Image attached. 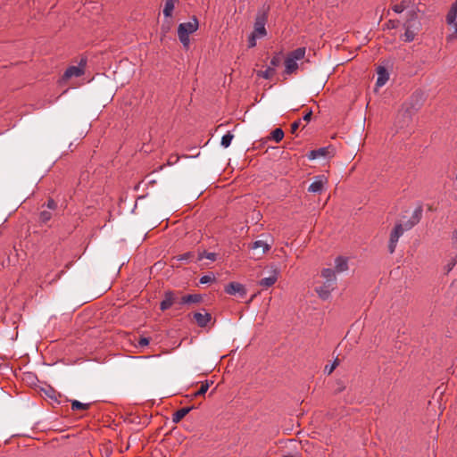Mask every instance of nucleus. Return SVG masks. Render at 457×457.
Wrapping results in <instances>:
<instances>
[{
  "instance_id": "2",
  "label": "nucleus",
  "mask_w": 457,
  "mask_h": 457,
  "mask_svg": "<svg viewBox=\"0 0 457 457\" xmlns=\"http://www.w3.org/2000/svg\"><path fill=\"white\" fill-rule=\"evenodd\" d=\"M321 276L325 281L322 285L316 287V292L321 299L326 300L330 296V293L336 288L337 278L335 270L330 268L324 269L321 271Z\"/></svg>"
},
{
  "instance_id": "11",
  "label": "nucleus",
  "mask_w": 457,
  "mask_h": 457,
  "mask_svg": "<svg viewBox=\"0 0 457 457\" xmlns=\"http://www.w3.org/2000/svg\"><path fill=\"white\" fill-rule=\"evenodd\" d=\"M225 292L228 295H237L238 294L241 297L245 295V289L244 286L237 282H231L225 287Z\"/></svg>"
},
{
  "instance_id": "36",
  "label": "nucleus",
  "mask_w": 457,
  "mask_h": 457,
  "mask_svg": "<svg viewBox=\"0 0 457 457\" xmlns=\"http://www.w3.org/2000/svg\"><path fill=\"white\" fill-rule=\"evenodd\" d=\"M404 5L403 4H395L393 6V11L396 13H401L403 12L404 10Z\"/></svg>"
},
{
  "instance_id": "16",
  "label": "nucleus",
  "mask_w": 457,
  "mask_h": 457,
  "mask_svg": "<svg viewBox=\"0 0 457 457\" xmlns=\"http://www.w3.org/2000/svg\"><path fill=\"white\" fill-rule=\"evenodd\" d=\"M194 319L195 320V322L197 323V325L199 327H205L208 322L211 320L212 319V316L210 313L208 312H204V313H202V312H195L194 313Z\"/></svg>"
},
{
  "instance_id": "17",
  "label": "nucleus",
  "mask_w": 457,
  "mask_h": 457,
  "mask_svg": "<svg viewBox=\"0 0 457 457\" xmlns=\"http://www.w3.org/2000/svg\"><path fill=\"white\" fill-rule=\"evenodd\" d=\"M175 303V296L171 292H166L163 300L160 303L162 311L168 310Z\"/></svg>"
},
{
  "instance_id": "32",
  "label": "nucleus",
  "mask_w": 457,
  "mask_h": 457,
  "mask_svg": "<svg viewBox=\"0 0 457 457\" xmlns=\"http://www.w3.org/2000/svg\"><path fill=\"white\" fill-rule=\"evenodd\" d=\"M233 138H234V135L231 132L228 131L226 134H224L221 137L220 143H231Z\"/></svg>"
},
{
  "instance_id": "33",
  "label": "nucleus",
  "mask_w": 457,
  "mask_h": 457,
  "mask_svg": "<svg viewBox=\"0 0 457 457\" xmlns=\"http://www.w3.org/2000/svg\"><path fill=\"white\" fill-rule=\"evenodd\" d=\"M214 280V277L212 275H204L200 278L201 284H207Z\"/></svg>"
},
{
  "instance_id": "8",
  "label": "nucleus",
  "mask_w": 457,
  "mask_h": 457,
  "mask_svg": "<svg viewBox=\"0 0 457 457\" xmlns=\"http://www.w3.org/2000/svg\"><path fill=\"white\" fill-rule=\"evenodd\" d=\"M269 272L270 275L268 277H265L259 281V286L262 289H267L272 287L278 280V270L276 267L272 268Z\"/></svg>"
},
{
  "instance_id": "12",
  "label": "nucleus",
  "mask_w": 457,
  "mask_h": 457,
  "mask_svg": "<svg viewBox=\"0 0 457 457\" xmlns=\"http://www.w3.org/2000/svg\"><path fill=\"white\" fill-rule=\"evenodd\" d=\"M270 245L267 241L262 239L254 241L251 246L252 250L258 252V253L260 254L257 258L262 256L267 251L270 250Z\"/></svg>"
},
{
  "instance_id": "7",
  "label": "nucleus",
  "mask_w": 457,
  "mask_h": 457,
  "mask_svg": "<svg viewBox=\"0 0 457 457\" xmlns=\"http://www.w3.org/2000/svg\"><path fill=\"white\" fill-rule=\"evenodd\" d=\"M404 230H406L405 227L403 228V226L401 223L396 224L394 229L392 230L388 245V249L391 253L395 252L397 242L401 236L403 234Z\"/></svg>"
},
{
  "instance_id": "5",
  "label": "nucleus",
  "mask_w": 457,
  "mask_h": 457,
  "mask_svg": "<svg viewBox=\"0 0 457 457\" xmlns=\"http://www.w3.org/2000/svg\"><path fill=\"white\" fill-rule=\"evenodd\" d=\"M269 11L270 6L263 5L262 8L257 13L253 33L255 36H259V37H263L266 36L267 32L265 25L268 19Z\"/></svg>"
},
{
  "instance_id": "23",
  "label": "nucleus",
  "mask_w": 457,
  "mask_h": 457,
  "mask_svg": "<svg viewBox=\"0 0 457 457\" xmlns=\"http://www.w3.org/2000/svg\"><path fill=\"white\" fill-rule=\"evenodd\" d=\"M457 19V0L452 4L447 15H446V22L447 24H451L456 21Z\"/></svg>"
},
{
  "instance_id": "25",
  "label": "nucleus",
  "mask_w": 457,
  "mask_h": 457,
  "mask_svg": "<svg viewBox=\"0 0 457 457\" xmlns=\"http://www.w3.org/2000/svg\"><path fill=\"white\" fill-rule=\"evenodd\" d=\"M204 258L208 259L211 262H214L217 259V254L215 253H207L204 251L203 253H199L195 262L202 261Z\"/></svg>"
},
{
  "instance_id": "37",
  "label": "nucleus",
  "mask_w": 457,
  "mask_h": 457,
  "mask_svg": "<svg viewBox=\"0 0 457 457\" xmlns=\"http://www.w3.org/2000/svg\"><path fill=\"white\" fill-rule=\"evenodd\" d=\"M300 125H301V120L294 121L291 125V132L295 133L298 129Z\"/></svg>"
},
{
  "instance_id": "34",
  "label": "nucleus",
  "mask_w": 457,
  "mask_h": 457,
  "mask_svg": "<svg viewBox=\"0 0 457 457\" xmlns=\"http://www.w3.org/2000/svg\"><path fill=\"white\" fill-rule=\"evenodd\" d=\"M257 38H260L259 36H255L253 33H252L248 39V46L249 47L255 46Z\"/></svg>"
},
{
  "instance_id": "1",
  "label": "nucleus",
  "mask_w": 457,
  "mask_h": 457,
  "mask_svg": "<svg viewBox=\"0 0 457 457\" xmlns=\"http://www.w3.org/2000/svg\"><path fill=\"white\" fill-rule=\"evenodd\" d=\"M420 99L421 96L420 94L413 95L411 100L403 105L396 116L395 122V133L403 136L400 137L401 140H403L404 137L410 134L413 128L414 115L421 106Z\"/></svg>"
},
{
  "instance_id": "28",
  "label": "nucleus",
  "mask_w": 457,
  "mask_h": 457,
  "mask_svg": "<svg viewBox=\"0 0 457 457\" xmlns=\"http://www.w3.org/2000/svg\"><path fill=\"white\" fill-rule=\"evenodd\" d=\"M210 384L208 381L205 383H203L200 386V388L194 394L195 396H201L204 395L209 389Z\"/></svg>"
},
{
  "instance_id": "13",
  "label": "nucleus",
  "mask_w": 457,
  "mask_h": 457,
  "mask_svg": "<svg viewBox=\"0 0 457 457\" xmlns=\"http://www.w3.org/2000/svg\"><path fill=\"white\" fill-rule=\"evenodd\" d=\"M422 212V206L419 205L416 207L412 212L411 218L405 223V229H411L415 226L420 220Z\"/></svg>"
},
{
  "instance_id": "27",
  "label": "nucleus",
  "mask_w": 457,
  "mask_h": 457,
  "mask_svg": "<svg viewBox=\"0 0 457 457\" xmlns=\"http://www.w3.org/2000/svg\"><path fill=\"white\" fill-rule=\"evenodd\" d=\"M195 258V255L192 252H187V253H185L183 254H180L177 257V260L178 261H184L186 262H195V260L194 259Z\"/></svg>"
},
{
  "instance_id": "24",
  "label": "nucleus",
  "mask_w": 457,
  "mask_h": 457,
  "mask_svg": "<svg viewBox=\"0 0 457 457\" xmlns=\"http://www.w3.org/2000/svg\"><path fill=\"white\" fill-rule=\"evenodd\" d=\"M201 296L199 295H187L181 298L180 303L187 304V303H195L200 302Z\"/></svg>"
},
{
  "instance_id": "39",
  "label": "nucleus",
  "mask_w": 457,
  "mask_h": 457,
  "mask_svg": "<svg viewBox=\"0 0 457 457\" xmlns=\"http://www.w3.org/2000/svg\"><path fill=\"white\" fill-rule=\"evenodd\" d=\"M312 111H309L307 113H305L303 117V120L306 121V122H309L311 120V118H312Z\"/></svg>"
},
{
  "instance_id": "38",
  "label": "nucleus",
  "mask_w": 457,
  "mask_h": 457,
  "mask_svg": "<svg viewBox=\"0 0 457 457\" xmlns=\"http://www.w3.org/2000/svg\"><path fill=\"white\" fill-rule=\"evenodd\" d=\"M46 205H47V208L50 210H54L57 207V204L53 199H49L47 201Z\"/></svg>"
},
{
  "instance_id": "4",
  "label": "nucleus",
  "mask_w": 457,
  "mask_h": 457,
  "mask_svg": "<svg viewBox=\"0 0 457 457\" xmlns=\"http://www.w3.org/2000/svg\"><path fill=\"white\" fill-rule=\"evenodd\" d=\"M305 56V48L299 47L290 52L284 61L286 75H291L298 69V61H301Z\"/></svg>"
},
{
  "instance_id": "18",
  "label": "nucleus",
  "mask_w": 457,
  "mask_h": 457,
  "mask_svg": "<svg viewBox=\"0 0 457 457\" xmlns=\"http://www.w3.org/2000/svg\"><path fill=\"white\" fill-rule=\"evenodd\" d=\"M83 69L81 67H78V66H71L69 67L65 73H64V78L65 79H70V78H72V77H79L83 74Z\"/></svg>"
},
{
  "instance_id": "35",
  "label": "nucleus",
  "mask_w": 457,
  "mask_h": 457,
  "mask_svg": "<svg viewBox=\"0 0 457 457\" xmlns=\"http://www.w3.org/2000/svg\"><path fill=\"white\" fill-rule=\"evenodd\" d=\"M149 345V338L148 337H140L138 340V346L139 347H145Z\"/></svg>"
},
{
  "instance_id": "10",
  "label": "nucleus",
  "mask_w": 457,
  "mask_h": 457,
  "mask_svg": "<svg viewBox=\"0 0 457 457\" xmlns=\"http://www.w3.org/2000/svg\"><path fill=\"white\" fill-rule=\"evenodd\" d=\"M327 181V178L323 175L315 177L313 182L309 186L308 191L312 193H320Z\"/></svg>"
},
{
  "instance_id": "20",
  "label": "nucleus",
  "mask_w": 457,
  "mask_h": 457,
  "mask_svg": "<svg viewBox=\"0 0 457 457\" xmlns=\"http://www.w3.org/2000/svg\"><path fill=\"white\" fill-rule=\"evenodd\" d=\"M192 409L193 407H184L178 410L172 415V421L179 423Z\"/></svg>"
},
{
  "instance_id": "14",
  "label": "nucleus",
  "mask_w": 457,
  "mask_h": 457,
  "mask_svg": "<svg viewBox=\"0 0 457 457\" xmlns=\"http://www.w3.org/2000/svg\"><path fill=\"white\" fill-rule=\"evenodd\" d=\"M332 154V151H330V147H321L317 150H312L309 153L308 158L310 160H314L318 158H326L327 156Z\"/></svg>"
},
{
  "instance_id": "30",
  "label": "nucleus",
  "mask_w": 457,
  "mask_h": 457,
  "mask_svg": "<svg viewBox=\"0 0 457 457\" xmlns=\"http://www.w3.org/2000/svg\"><path fill=\"white\" fill-rule=\"evenodd\" d=\"M449 25L453 27V32L447 36V40L452 41L457 38V21H454Z\"/></svg>"
},
{
  "instance_id": "22",
  "label": "nucleus",
  "mask_w": 457,
  "mask_h": 457,
  "mask_svg": "<svg viewBox=\"0 0 457 457\" xmlns=\"http://www.w3.org/2000/svg\"><path fill=\"white\" fill-rule=\"evenodd\" d=\"M179 0H165L163 7V14L165 17H170L172 15L175 4Z\"/></svg>"
},
{
  "instance_id": "26",
  "label": "nucleus",
  "mask_w": 457,
  "mask_h": 457,
  "mask_svg": "<svg viewBox=\"0 0 457 457\" xmlns=\"http://www.w3.org/2000/svg\"><path fill=\"white\" fill-rule=\"evenodd\" d=\"M88 408L89 403H83L77 400L71 402V409L73 411L87 410Z\"/></svg>"
},
{
  "instance_id": "40",
  "label": "nucleus",
  "mask_w": 457,
  "mask_h": 457,
  "mask_svg": "<svg viewBox=\"0 0 457 457\" xmlns=\"http://www.w3.org/2000/svg\"><path fill=\"white\" fill-rule=\"evenodd\" d=\"M453 242L457 245V231H454L453 234Z\"/></svg>"
},
{
  "instance_id": "19",
  "label": "nucleus",
  "mask_w": 457,
  "mask_h": 457,
  "mask_svg": "<svg viewBox=\"0 0 457 457\" xmlns=\"http://www.w3.org/2000/svg\"><path fill=\"white\" fill-rule=\"evenodd\" d=\"M348 269L347 259L342 256H338L335 260V270L337 272H343Z\"/></svg>"
},
{
  "instance_id": "6",
  "label": "nucleus",
  "mask_w": 457,
  "mask_h": 457,
  "mask_svg": "<svg viewBox=\"0 0 457 457\" xmlns=\"http://www.w3.org/2000/svg\"><path fill=\"white\" fill-rule=\"evenodd\" d=\"M283 62V54L281 52L275 54L270 62V65L265 71H258L257 76L265 79H270L276 74V68L280 66Z\"/></svg>"
},
{
  "instance_id": "9",
  "label": "nucleus",
  "mask_w": 457,
  "mask_h": 457,
  "mask_svg": "<svg viewBox=\"0 0 457 457\" xmlns=\"http://www.w3.org/2000/svg\"><path fill=\"white\" fill-rule=\"evenodd\" d=\"M411 21H410L405 24V32L403 35V38L406 42H411L414 40L419 29L418 25L415 22L411 24Z\"/></svg>"
},
{
  "instance_id": "41",
  "label": "nucleus",
  "mask_w": 457,
  "mask_h": 457,
  "mask_svg": "<svg viewBox=\"0 0 457 457\" xmlns=\"http://www.w3.org/2000/svg\"><path fill=\"white\" fill-rule=\"evenodd\" d=\"M225 148L228 147L230 145L228 144H226V145H222Z\"/></svg>"
},
{
  "instance_id": "15",
  "label": "nucleus",
  "mask_w": 457,
  "mask_h": 457,
  "mask_svg": "<svg viewBox=\"0 0 457 457\" xmlns=\"http://www.w3.org/2000/svg\"><path fill=\"white\" fill-rule=\"evenodd\" d=\"M378 79L376 85L377 87H383L389 79V74L386 69L383 66H379L377 71Z\"/></svg>"
},
{
  "instance_id": "3",
  "label": "nucleus",
  "mask_w": 457,
  "mask_h": 457,
  "mask_svg": "<svg viewBox=\"0 0 457 457\" xmlns=\"http://www.w3.org/2000/svg\"><path fill=\"white\" fill-rule=\"evenodd\" d=\"M199 22L195 17H193L187 22H182L178 27V37L185 48L190 44L189 35L198 29Z\"/></svg>"
},
{
  "instance_id": "31",
  "label": "nucleus",
  "mask_w": 457,
  "mask_h": 457,
  "mask_svg": "<svg viewBox=\"0 0 457 457\" xmlns=\"http://www.w3.org/2000/svg\"><path fill=\"white\" fill-rule=\"evenodd\" d=\"M338 365V361L336 359L331 365H327L324 369V372L328 375L331 374L336 367Z\"/></svg>"
},
{
  "instance_id": "21",
  "label": "nucleus",
  "mask_w": 457,
  "mask_h": 457,
  "mask_svg": "<svg viewBox=\"0 0 457 457\" xmlns=\"http://www.w3.org/2000/svg\"><path fill=\"white\" fill-rule=\"evenodd\" d=\"M284 137V131L280 128H277L272 130L270 135L266 137V141L273 140L276 143L280 142Z\"/></svg>"
},
{
  "instance_id": "29",
  "label": "nucleus",
  "mask_w": 457,
  "mask_h": 457,
  "mask_svg": "<svg viewBox=\"0 0 457 457\" xmlns=\"http://www.w3.org/2000/svg\"><path fill=\"white\" fill-rule=\"evenodd\" d=\"M52 218V213L50 211H42L39 214L40 221L43 223L47 222Z\"/></svg>"
}]
</instances>
